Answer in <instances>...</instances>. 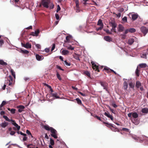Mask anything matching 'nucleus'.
<instances>
[{
  "label": "nucleus",
  "instance_id": "28",
  "mask_svg": "<svg viewBox=\"0 0 148 148\" xmlns=\"http://www.w3.org/2000/svg\"><path fill=\"white\" fill-rule=\"evenodd\" d=\"M111 26L113 28H116V24L115 22H111L110 23Z\"/></svg>",
  "mask_w": 148,
  "mask_h": 148
},
{
  "label": "nucleus",
  "instance_id": "38",
  "mask_svg": "<svg viewBox=\"0 0 148 148\" xmlns=\"http://www.w3.org/2000/svg\"><path fill=\"white\" fill-rule=\"evenodd\" d=\"M75 9L76 10L77 12H80V10H79V5H78V6H77L76 5V7L75 8Z\"/></svg>",
  "mask_w": 148,
  "mask_h": 148
},
{
  "label": "nucleus",
  "instance_id": "62",
  "mask_svg": "<svg viewBox=\"0 0 148 148\" xmlns=\"http://www.w3.org/2000/svg\"><path fill=\"white\" fill-rule=\"evenodd\" d=\"M108 118H110L111 120L112 121H113V117L112 115L110 114V116H109L108 117Z\"/></svg>",
  "mask_w": 148,
  "mask_h": 148
},
{
  "label": "nucleus",
  "instance_id": "61",
  "mask_svg": "<svg viewBox=\"0 0 148 148\" xmlns=\"http://www.w3.org/2000/svg\"><path fill=\"white\" fill-rule=\"evenodd\" d=\"M104 114L107 117H108V116L110 115L109 113H107L106 112H105L104 113Z\"/></svg>",
  "mask_w": 148,
  "mask_h": 148
},
{
  "label": "nucleus",
  "instance_id": "51",
  "mask_svg": "<svg viewBox=\"0 0 148 148\" xmlns=\"http://www.w3.org/2000/svg\"><path fill=\"white\" fill-rule=\"evenodd\" d=\"M71 37V36H66V40L67 42H69V39Z\"/></svg>",
  "mask_w": 148,
  "mask_h": 148
},
{
  "label": "nucleus",
  "instance_id": "14",
  "mask_svg": "<svg viewBox=\"0 0 148 148\" xmlns=\"http://www.w3.org/2000/svg\"><path fill=\"white\" fill-rule=\"evenodd\" d=\"M136 87L138 88L141 86V84L139 81H136L135 85Z\"/></svg>",
  "mask_w": 148,
  "mask_h": 148
},
{
  "label": "nucleus",
  "instance_id": "22",
  "mask_svg": "<svg viewBox=\"0 0 148 148\" xmlns=\"http://www.w3.org/2000/svg\"><path fill=\"white\" fill-rule=\"evenodd\" d=\"M51 94L53 97H55L56 99L60 98V97L57 96V93H51Z\"/></svg>",
  "mask_w": 148,
  "mask_h": 148
},
{
  "label": "nucleus",
  "instance_id": "12",
  "mask_svg": "<svg viewBox=\"0 0 148 148\" xmlns=\"http://www.w3.org/2000/svg\"><path fill=\"white\" fill-rule=\"evenodd\" d=\"M36 59L38 61L41 60L44 58L43 56H40L38 54H36Z\"/></svg>",
  "mask_w": 148,
  "mask_h": 148
},
{
  "label": "nucleus",
  "instance_id": "39",
  "mask_svg": "<svg viewBox=\"0 0 148 148\" xmlns=\"http://www.w3.org/2000/svg\"><path fill=\"white\" fill-rule=\"evenodd\" d=\"M17 133L18 134H20L22 135H23L24 136H26V134H25L23 133H22L21 132H20L19 131H18L17 132Z\"/></svg>",
  "mask_w": 148,
  "mask_h": 148
},
{
  "label": "nucleus",
  "instance_id": "64",
  "mask_svg": "<svg viewBox=\"0 0 148 148\" xmlns=\"http://www.w3.org/2000/svg\"><path fill=\"white\" fill-rule=\"evenodd\" d=\"M111 30L112 31H113L114 33H116V28H113L112 27Z\"/></svg>",
  "mask_w": 148,
  "mask_h": 148
},
{
  "label": "nucleus",
  "instance_id": "16",
  "mask_svg": "<svg viewBox=\"0 0 148 148\" xmlns=\"http://www.w3.org/2000/svg\"><path fill=\"white\" fill-rule=\"evenodd\" d=\"M141 112L143 113L147 114L148 113V108H143L142 109Z\"/></svg>",
  "mask_w": 148,
  "mask_h": 148
},
{
  "label": "nucleus",
  "instance_id": "1",
  "mask_svg": "<svg viewBox=\"0 0 148 148\" xmlns=\"http://www.w3.org/2000/svg\"><path fill=\"white\" fill-rule=\"evenodd\" d=\"M41 3L45 8H48V5L50 2V0H41Z\"/></svg>",
  "mask_w": 148,
  "mask_h": 148
},
{
  "label": "nucleus",
  "instance_id": "56",
  "mask_svg": "<svg viewBox=\"0 0 148 148\" xmlns=\"http://www.w3.org/2000/svg\"><path fill=\"white\" fill-rule=\"evenodd\" d=\"M73 0L75 3L76 5L77 6H78V5H79V0Z\"/></svg>",
  "mask_w": 148,
  "mask_h": 148
},
{
  "label": "nucleus",
  "instance_id": "7",
  "mask_svg": "<svg viewBox=\"0 0 148 148\" xmlns=\"http://www.w3.org/2000/svg\"><path fill=\"white\" fill-rule=\"evenodd\" d=\"M118 31L119 32H123L124 29V28L121 24H119L117 28Z\"/></svg>",
  "mask_w": 148,
  "mask_h": 148
},
{
  "label": "nucleus",
  "instance_id": "41",
  "mask_svg": "<svg viewBox=\"0 0 148 148\" xmlns=\"http://www.w3.org/2000/svg\"><path fill=\"white\" fill-rule=\"evenodd\" d=\"M139 70L138 68H137L135 71V73L136 76L137 77H138L139 75Z\"/></svg>",
  "mask_w": 148,
  "mask_h": 148
},
{
  "label": "nucleus",
  "instance_id": "27",
  "mask_svg": "<svg viewBox=\"0 0 148 148\" xmlns=\"http://www.w3.org/2000/svg\"><path fill=\"white\" fill-rule=\"evenodd\" d=\"M3 117L5 119V120L8 121L10 122L11 121H13V120L12 119H9L8 117L5 115H3Z\"/></svg>",
  "mask_w": 148,
  "mask_h": 148
},
{
  "label": "nucleus",
  "instance_id": "57",
  "mask_svg": "<svg viewBox=\"0 0 148 148\" xmlns=\"http://www.w3.org/2000/svg\"><path fill=\"white\" fill-rule=\"evenodd\" d=\"M60 9L61 8L60 6L59 5H58L57 6V8L56 10V12H58V11L60 10Z\"/></svg>",
  "mask_w": 148,
  "mask_h": 148
},
{
  "label": "nucleus",
  "instance_id": "4",
  "mask_svg": "<svg viewBox=\"0 0 148 148\" xmlns=\"http://www.w3.org/2000/svg\"><path fill=\"white\" fill-rule=\"evenodd\" d=\"M140 30L144 34V36H145L146 35L148 32V29L144 26L141 27Z\"/></svg>",
  "mask_w": 148,
  "mask_h": 148
},
{
  "label": "nucleus",
  "instance_id": "30",
  "mask_svg": "<svg viewBox=\"0 0 148 148\" xmlns=\"http://www.w3.org/2000/svg\"><path fill=\"white\" fill-rule=\"evenodd\" d=\"M97 25H99L100 26H103V24L102 22V20L101 19H99L97 23Z\"/></svg>",
  "mask_w": 148,
  "mask_h": 148
},
{
  "label": "nucleus",
  "instance_id": "63",
  "mask_svg": "<svg viewBox=\"0 0 148 148\" xmlns=\"http://www.w3.org/2000/svg\"><path fill=\"white\" fill-rule=\"evenodd\" d=\"M110 69L107 67V66H106L104 68V69L103 70H106V71H108L109 69Z\"/></svg>",
  "mask_w": 148,
  "mask_h": 148
},
{
  "label": "nucleus",
  "instance_id": "49",
  "mask_svg": "<svg viewBox=\"0 0 148 148\" xmlns=\"http://www.w3.org/2000/svg\"><path fill=\"white\" fill-rule=\"evenodd\" d=\"M15 127L16 128V129L18 131L19 130L20 128V126L18 125L17 124L15 126Z\"/></svg>",
  "mask_w": 148,
  "mask_h": 148
},
{
  "label": "nucleus",
  "instance_id": "8",
  "mask_svg": "<svg viewBox=\"0 0 148 148\" xmlns=\"http://www.w3.org/2000/svg\"><path fill=\"white\" fill-rule=\"evenodd\" d=\"M40 32L39 30L37 29L35 31V32H32L30 34L33 36H37Z\"/></svg>",
  "mask_w": 148,
  "mask_h": 148
},
{
  "label": "nucleus",
  "instance_id": "24",
  "mask_svg": "<svg viewBox=\"0 0 148 148\" xmlns=\"http://www.w3.org/2000/svg\"><path fill=\"white\" fill-rule=\"evenodd\" d=\"M132 117L134 118H136L138 117V115L136 112H132Z\"/></svg>",
  "mask_w": 148,
  "mask_h": 148
},
{
  "label": "nucleus",
  "instance_id": "3",
  "mask_svg": "<svg viewBox=\"0 0 148 148\" xmlns=\"http://www.w3.org/2000/svg\"><path fill=\"white\" fill-rule=\"evenodd\" d=\"M91 63L92 64V68L93 69L95 70V71L99 72L100 71L99 69V66L96 64L93 61H91Z\"/></svg>",
  "mask_w": 148,
  "mask_h": 148
},
{
  "label": "nucleus",
  "instance_id": "6",
  "mask_svg": "<svg viewBox=\"0 0 148 148\" xmlns=\"http://www.w3.org/2000/svg\"><path fill=\"white\" fill-rule=\"evenodd\" d=\"M21 44L23 47L27 49L31 48L32 45L31 44L29 43V42H27L26 44L21 43Z\"/></svg>",
  "mask_w": 148,
  "mask_h": 148
},
{
  "label": "nucleus",
  "instance_id": "48",
  "mask_svg": "<svg viewBox=\"0 0 148 148\" xmlns=\"http://www.w3.org/2000/svg\"><path fill=\"white\" fill-rule=\"evenodd\" d=\"M26 133L28 135H30L32 137H33V136H32V134L28 130H27L26 131Z\"/></svg>",
  "mask_w": 148,
  "mask_h": 148
},
{
  "label": "nucleus",
  "instance_id": "25",
  "mask_svg": "<svg viewBox=\"0 0 148 148\" xmlns=\"http://www.w3.org/2000/svg\"><path fill=\"white\" fill-rule=\"evenodd\" d=\"M103 123L106 124V126L108 127H113L112 124L111 123L105 122H103Z\"/></svg>",
  "mask_w": 148,
  "mask_h": 148
},
{
  "label": "nucleus",
  "instance_id": "29",
  "mask_svg": "<svg viewBox=\"0 0 148 148\" xmlns=\"http://www.w3.org/2000/svg\"><path fill=\"white\" fill-rule=\"evenodd\" d=\"M140 57L141 58L145 59L147 58V55L146 53H143L140 54Z\"/></svg>",
  "mask_w": 148,
  "mask_h": 148
},
{
  "label": "nucleus",
  "instance_id": "23",
  "mask_svg": "<svg viewBox=\"0 0 148 148\" xmlns=\"http://www.w3.org/2000/svg\"><path fill=\"white\" fill-rule=\"evenodd\" d=\"M69 53V51L67 50H63L62 51V54L65 55L68 54Z\"/></svg>",
  "mask_w": 148,
  "mask_h": 148
},
{
  "label": "nucleus",
  "instance_id": "5",
  "mask_svg": "<svg viewBox=\"0 0 148 148\" xmlns=\"http://www.w3.org/2000/svg\"><path fill=\"white\" fill-rule=\"evenodd\" d=\"M129 15H131L132 19L133 21L136 20L139 16L137 14H133L132 13L130 14Z\"/></svg>",
  "mask_w": 148,
  "mask_h": 148
},
{
  "label": "nucleus",
  "instance_id": "18",
  "mask_svg": "<svg viewBox=\"0 0 148 148\" xmlns=\"http://www.w3.org/2000/svg\"><path fill=\"white\" fill-rule=\"evenodd\" d=\"M8 124V122H4L1 124V126L2 127L5 128V127Z\"/></svg>",
  "mask_w": 148,
  "mask_h": 148
},
{
  "label": "nucleus",
  "instance_id": "10",
  "mask_svg": "<svg viewBox=\"0 0 148 148\" xmlns=\"http://www.w3.org/2000/svg\"><path fill=\"white\" fill-rule=\"evenodd\" d=\"M104 40L108 42H110L112 40V39L109 36H105L104 37Z\"/></svg>",
  "mask_w": 148,
  "mask_h": 148
},
{
  "label": "nucleus",
  "instance_id": "15",
  "mask_svg": "<svg viewBox=\"0 0 148 148\" xmlns=\"http://www.w3.org/2000/svg\"><path fill=\"white\" fill-rule=\"evenodd\" d=\"M43 127L45 130L48 131H50L51 130V128L52 127H50L47 125H44Z\"/></svg>",
  "mask_w": 148,
  "mask_h": 148
},
{
  "label": "nucleus",
  "instance_id": "32",
  "mask_svg": "<svg viewBox=\"0 0 148 148\" xmlns=\"http://www.w3.org/2000/svg\"><path fill=\"white\" fill-rule=\"evenodd\" d=\"M85 74L89 77H90V72L88 71H86L84 72Z\"/></svg>",
  "mask_w": 148,
  "mask_h": 148
},
{
  "label": "nucleus",
  "instance_id": "44",
  "mask_svg": "<svg viewBox=\"0 0 148 148\" xmlns=\"http://www.w3.org/2000/svg\"><path fill=\"white\" fill-rule=\"evenodd\" d=\"M95 118H96L97 119L100 121H101V122L103 121L102 119H101L100 117H99L97 115H95Z\"/></svg>",
  "mask_w": 148,
  "mask_h": 148
},
{
  "label": "nucleus",
  "instance_id": "17",
  "mask_svg": "<svg viewBox=\"0 0 148 148\" xmlns=\"http://www.w3.org/2000/svg\"><path fill=\"white\" fill-rule=\"evenodd\" d=\"M77 101V103L82 106H84L83 104L82 103L81 100L78 98H77L75 99Z\"/></svg>",
  "mask_w": 148,
  "mask_h": 148
},
{
  "label": "nucleus",
  "instance_id": "43",
  "mask_svg": "<svg viewBox=\"0 0 148 148\" xmlns=\"http://www.w3.org/2000/svg\"><path fill=\"white\" fill-rule=\"evenodd\" d=\"M56 76L57 78L60 80H61L62 78L60 77V75L58 72L57 73Z\"/></svg>",
  "mask_w": 148,
  "mask_h": 148
},
{
  "label": "nucleus",
  "instance_id": "42",
  "mask_svg": "<svg viewBox=\"0 0 148 148\" xmlns=\"http://www.w3.org/2000/svg\"><path fill=\"white\" fill-rule=\"evenodd\" d=\"M11 73L12 75L15 78V72L14 71V70L12 69H11Z\"/></svg>",
  "mask_w": 148,
  "mask_h": 148
},
{
  "label": "nucleus",
  "instance_id": "46",
  "mask_svg": "<svg viewBox=\"0 0 148 148\" xmlns=\"http://www.w3.org/2000/svg\"><path fill=\"white\" fill-rule=\"evenodd\" d=\"M74 58L76 59V60L80 61V59H79V57L78 56V55H75L74 56Z\"/></svg>",
  "mask_w": 148,
  "mask_h": 148
},
{
  "label": "nucleus",
  "instance_id": "33",
  "mask_svg": "<svg viewBox=\"0 0 148 148\" xmlns=\"http://www.w3.org/2000/svg\"><path fill=\"white\" fill-rule=\"evenodd\" d=\"M65 47H66L69 50H73L74 49V48L72 47L71 46H65V45L64 46Z\"/></svg>",
  "mask_w": 148,
  "mask_h": 148
},
{
  "label": "nucleus",
  "instance_id": "55",
  "mask_svg": "<svg viewBox=\"0 0 148 148\" xmlns=\"http://www.w3.org/2000/svg\"><path fill=\"white\" fill-rule=\"evenodd\" d=\"M55 15L56 19L57 20H59L60 19V17L58 14H56Z\"/></svg>",
  "mask_w": 148,
  "mask_h": 148
},
{
  "label": "nucleus",
  "instance_id": "2",
  "mask_svg": "<svg viewBox=\"0 0 148 148\" xmlns=\"http://www.w3.org/2000/svg\"><path fill=\"white\" fill-rule=\"evenodd\" d=\"M51 132L52 133L51 136L54 138H58L57 132L56 130L52 127L51 128L50 130Z\"/></svg>",
  "mask_w": 148,
  "mask_h": 148
},
{
  "label": "nucleus",
  "instance_id": "26",
  "mask_svg": "<svg viewBox=\"0 0 148 148\" xmlns=\"http://www.w3.org/2000/svg\"><path fill=\"white\" fill-rule=\"evenodd\" d=\"M129 30V32L130 33H133L135 32L136 31V30L134 28H130L128 29Z\"/></svg>",
  "mask_w": 148,
  "mask_h": 148
},
{
  "label": "nucleus",
  "instance_id": "50",
  "mask_svg": "<svg viewBox=\"0 0 148 148\" xmlns=\"http://www.w3.org/2000/svg\"><path fill=\"white\" fill-rule=\"evenodd\" d=\"M112 106L115 108H116L117 107V106L116 105V104L114 102H113L112 103Z\"/></svg>",
  "mask_w": 148,
  "mask_h": 148
},
{
  "label": "nucleus",
  "instance_id": "37",
  "mask_svg": "<svg viewBox=\"0 0 148 148\" xmlns=\"http://www.w3.org/2000/svg\"><path fill=\"white\" fill-rule=\"evenodd\" d=\"M129 32V30L128 29L125 30L123 33V34L122 35L123 36H125Z\"/></svg>",
  "mask_w": 148,
  "mask_h": 148
},
{
  "label": "nucleus",
  "instance_id": "40",
  "mask_svg": "<svg viewBox=\"0 0 148 148\" xmlns=\"http://www.w3.org/2000/svg\"><path fill=\"white\" fill-rule=\"evenodd\" d=\"M129 86L132 88H133L134 86V84L131 82L129 84Z\"/></svg>",
  "mask_w": 148,
  "mask_h": 148
},
{
  "label": "nucleus",
  "instance_id": "21",
  "mask_svg": "<svg viewBox=\"0 0 148 148\" xmlns=\"http://www.w3.org/2000/svg\"><path fill=\"white\" fill-rule=\"evenodd\" d=\"M0 64L3 66H6L8 65V64L6 62H4L3 60H0Z\"/></svg>",
  "mask_w": 148,
  "mask_h": 148
},
{
  "label": "nucleus",
  "instance_id": "47",
  "mask_svg": "<svg viewBox=\"0 0 148 148\" xmlns=\"http://www.w3.org/2000/svg\"><path fill=\"white\" fill-rule=\"evenodd\" d=\"M27 147L28 148H35L34 145L32 144L27 145Z\"/></svg>",
  "mask_w": 148,
  "mask_h": 148
},
{
  "label": "nucleus",
  "instance_id": "45",
  "mask_svg": "<svg viewBox=\"0 0 148 148\" xmlns=\"http://www.w3.org/2000/svg\"><path fill=\"white\" fill-rule=\"evenodd\" d=\"M54 141L51 138H50V144L52 145H54Z\"/></svg>",
  "mask_w": 148,
  "mask_h": 148
},
{
  "label": "nucleus",
  "instance_id": "31",
  "mask_svg": "<svg viewBox=\"0 0 148 148\" xmlns=\"http://www.w3.org/2000/svg\"><path fill=\"white\" fill-rule=\"evenodd\" d=\"M6 104V102L5 101H3L0 106V110H2L1 108Z\"/></svg>",
  "mask_w": 148,
  "mask_h": 148
},
{
  "label": "nucleus",
  "instance_id": "19",
  "mask_svg": "<svg viewBox=\"0 0 148 148\" xmlns=\"http://www.w3.org/2000/svg\"><path fill=\"white\" fill-rule=\"evenodd\" d=\"M123 88L124 90H127L128 87V84L126 81H125L123 83Z\"/></svg>",
  "mask_w": 148,
  "mask_h": 148
},
{
  "label": "nucleus",
  "instance_id": "54",
  "mask_svg": "<svg viewBox=\"0 0 148 148\" xmlns=\"http://www.w3.org/2000/svg\"><path fill=\"white\" fill-rule=\"evenodd\" d=\"M4 43V41L2 39L0 40V45L1 47L2 45Z\"/></svg>",
  "mask_w": 148,
  "mask_h": 148
},
{
  "label": "nucleus",
  "instance_id": "53",
  "mask_svg": "<svg viewBox=\"0 0 148 148\" xmlns=\"http://www.w3.org/2000/svg\"><path fill=\"white\" fill-rule=\"evenodd\" d=\"M123 21L125 22H127V17L126 16H124L122 19Z\"/></svg>",
  "mask_w": 148,
  "mask_h": 148
},
{
  "label": "nucleus",
  "instance_id": "9",
  "mask_svg": "<svg viewBox=\"0 0 148 148\" xmlns=\"http://www.w3.org/2000/svg\"><path fill=\"white\" fill-rule=\"evenodd\" d=\"M17 108H18V112H22L23 110V109L25 108V107L22 105H19L17 107Z\"/></svg>",
  "mask_w": 148,
  "mask_h": 148
},
{
  "label": "nucleus",
  "instance_id": "60",
  "mask_svg": "<svg viewBox=\"0 0 148 148\" xmlns=\"http://www.w3.org/2000/svg\"><path fill=\"white\" fill-rule=\"evenodd\" d=\"M15 133V132L14 131H12L10 132V134L12 136V135H14Z\"/></svg>",
  "mask_w": 148,
  "mask_h": 148
},
{
  "label": "nucleus",
  "instance_id": "20",
  "mask_svg": "<svg viewBox=\"0 0 148 148\" xmlns=\"http://www.w3.org/2000/svg\"><path fill=\"white\" fill-rule=\"evenodd\" d=\"M8 109L9 111H10L11 113L12 114H14L15 113L16 110L15 109H10V108H8Z\"/></svg>",
  "mask_w": 148,
  "mask_h": 148
},
{
  "label": "nucleus",
  "instance_id": "52",
  "mask_svg": "<svg viewBox=\"0 0 148 148\" xmlns=\"http://www.w3.org/2000/svg\"><path fill=\"white\" fill-rule=\"evenodd\" d=\"M103 26H100V27H99L98 28H97L96 29V30L97 31H98L99 30H101L103 29Z\"/></svg>",
  "mask_w": 148,
  "mask_h": 148
},
{
  "label": "nucleus",
  "instance_id": "36",
  "mask_svg": "<svg viewBox=\"0 0 148 148\" xmlns=\"http://www.w3.org/2000/svg\"><path fill=\"white\" fill-rule=\"evenodd\" d=\"M64 64L65 66H70L71 65L70 63L67 62V60H65L64 61Z\"/></svg>",
  "mask_w": 148,
  "mask_h": 148
},
{
  "label": "nucleus",
  "instance_id": "34",
  "mask_svg": "<svg viewBox=\"0 0 148 148\" xmlns=\"http://www.w3.org/2000/svg\"><path fill=\"white\" fill-rule=\"evenodd\" d=\"M139 66L141 68H145L146 67L147 65L145 63H142L140 64Z\"/></svg>",
  "mask_w": 148,
  "mask_h": 148
},
{
  "label": "nucleus",
  "instance_id": "35",
  "mask_svg": "<svg viewBox=\"0 0 148 148\" xmlns=\"http://www.w3.org/2000/svg\"><path fill=\"white\" fill-rule=\"evenodd\" d=\"M21 52L24 54H27L29 53V51L26 50H23L22 49L21 50Z\"/></svg>",
  "mask_w": 148,
  "mask_h": 148
},
{
  "label": "nucleus",
  "instance_id": "13",
  "mask_svg": "<svg viewBox=\"0 0 148 148\" xmlns=\"http://www.w3.org/2000/svg\"><path fill=\"white\" fill-rule=\"evenodd\" d=\"M100 83L101 85L104 88H106V87H107L108 85V84L105 82H100Z\"/></svg>",
  "mask_w": 148,
  "mask_h": 148
},
{
  "label": "nucleus",
  "instance_id": "11",
  "mask_svg": "<svg viewBox=\"0 0 148 148\" xmlns=\"http://www.w3.org/2000/svg\"><path fill=\"white\" fill-rule=\"evenodd\" d=\"M134 39L132 38H130L128 40L127 43L130 45H132L134 42Z\"/></svg>",
  "mask_w": 148,
  "mask_h": 148
},
{
  "label": "nucleus",
  "instance_id": "59",
  "mask_svg": "<svg viewBox=\"0 0 148 148\" xmlns=\"http://www.w3.org/2000/svg\"><path fill=\"white\" fill-rule=\"evenodd\" d=\"M55 47V45L54 44H53L52 45V47L51 49V51H52L54 50Z\"/></svg>",
  "mask_w": 148,
  "mask_h": 148
},
{
  "label": "nucleus",
  "instance_id": "58",
  "mask_svg": "<svg viewBox=\"0 0 148 148\" xmlns=\"http://www.w3.org/2000/svg\"><path fill=\"white\" fill-rule=\"evenodd\" d=\"M36 47L38 49H40L41 48V46L39 44H37L36 45Z\"/></svg>",
  "mask_w": 148,
  "mask_h": 148
}]
</instances>
